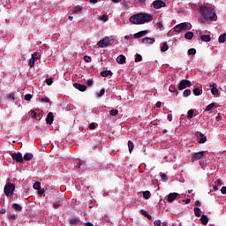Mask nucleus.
Instances as JSON below:
<instances>
[{
  "instance_id": "nucleus-64",
  "label": "nucleus",
  "mask_w": 226,
  "mask_h": 226,
  "mask_svg": "<svg viewBox=\"0 0 226 226\" xmlns=\"http://www.w3.org/2000/svg\"><path fill=\"white\" fill-rule=\"evenodd\" d=\"M168 120L172 121V115H168Z\"/></svg>"
},
{
  "instance_id": "nucleus-18",
  "label": "nucleus",
  "mask_w": 226,
  "mask_h": 226,
  "mask_svg": "<svg viewBox=\"0 0 226 226\" xmlns=\"http://www.w3.org/2000/svg\"><path fill=\"white\" fill-rule=\"evenodd\" d=\"M200 222H201L202 225H207V223L209 222V218H207V215H202L201 218H200Z\"/></svg>"
},
{
  "instance_id": "nucleus-9",
  "label": "nucleus",
  "mask_w": 226,
  "mask_h": 226,
  "mask_svg": "<svg viewBox=\"0 0 226 226\" xmlns=\"http://www.w3.org/2000/svg\"><path fill=\"white\" fill-rule=\"evenodd\" d=\"M11 158L18 163H22V162H24V157H22V154L20 152L12 154Z\"/></svg>"
},
{
  "instance_id": "nucleus-51",
  "label": "nucleus",
  "mask_w": 226,
  "mask_h": 226,
  "mask_svg": "<svg viewBox=\"0 0 226 226\" xmlns=\"http://www.w3.org/2000/svg\"><path fill=\"white\" fill-rule=\"evenodd\" d=\"M154 226H162V221L161 220H156L154 222Z\"/></svg>"
},
{
  "instance_id": "nucleus-11",
  "label": "nucleus",
  "mask_w": 226,
  "mask_h": 226,
  "mask_svg": "<svg viewBox=\"0 0 226 226\" xmlns=\"http://www.w3.org/2000/svg\"><path fill=\"white\" fill-rule=\"evenodd\" d=\"M154 41H155L154 38H151V37H145L142 39V43L144 45H147V44L153 45Z\"/></svg>"
},
{
  "instance_id": "nucleus-3",
  "label": "nucleus",
  "mask_w": 226,
  "mask_h": 226,
  "mask_svg": "<svg viewBox=\"0 0 226 226\" xmlns=\"http://www.w3.org/2000/svg\"><path fill=\"white\" fill-rule=\"evenodd\" d=\"M192 29V24L188 22L180 23L174 26L175 33H182V31H190Z\"/></svg>"
},
{
  "instance_id": "nucleus-24",
  "label": "nucleus",
  "mask_w": 226,
  "mask_h": 226,
  "mask_svg": "<svg viewBox=\"0 0 226 226\" xmlns=\"http://www.w3.org/2000/svg\"><path fill=\"white\" fill-rule=\"evenodd\" d=\"M112 75H113V73L111 72V71H103L101 72L102 77H109Z\"/></svg>"
},
{
  "instance_id": "nucleus-16",
  "label": "nucleus",
  "mask_w": 226,
  "mask_h": 226,
  "mask_svg": "<svg viewBox=\"0 0 226 226\" xmlns=\"http://www.w3.org/2000/svg\"><path fill=\"white\" fill-rule=\"evenodd\" d=\"M117 63H118V64H124V63H126V56L124 55H119L117 57Z\"/></svg>"
},
{
  "instance_id": "nucleus-53",
  "label": "nucleus",
  "mask_w": 226,
  "mask_h": 226,
  "mask_svg": "<svg viewBox=\"0 0 226 226\" xmlns=\"http://www.w3.org/2000/svg\"><path fill=\"white\" fill-rule=\"evenodd\" d=\"M157 26H158L159 29H161V30L163 29V23H162V21L158 22Z\"/></svg>"
},
{
  "instance_id": "nucleus-29",
  "label": "nucleus",
  "mask_w": 226,
  "mask_h": 226,
  "mask_svg": "<svg viewBox=\"0 0 226 226\" xmlns=\"http://www.w3.org/2000/svg\"><path fill=\"white\" fill-rule=\"evenodd\" d=\"M82 10H83L82 7L78 5L77 7H75L72 13H74V14L82 13Z\"/></svg>"
},
{
  "instance_id": "nucleus-1",
  "label": "nucleus",
  "mask_w": 226,
  "mask_h": 226,
  "mask_svg": "<svg viewBox=\"0 0 226 226\" xmlns=\"http://www.w3.org/2000/svg\"><path fill=\"white\" fill-rule=\"evenodd\" d=\"M130 22L136 26H141L142 24H147L153 20V15L149 13H137L130 18Z\"/></svg>"
},
{
  "instance_id": "nucleus-39",
  "label": "nucleus",
  "mask_w": 226,
  "mask_h": 226,
  "mask_svg": "<svg viewBox=\"0 0 226 226\" xmlns=\"http://www.w3.org/2000/svg\"><path fill=\"white\" fill-rule=\"evenodd\" d=\"M193 94L195 96H200V94H202V92H200V89H199V88H194L193 89Z\"/></svg>"
},
{
  "instance_id": "nucleus-8",
  "label": "nucleus",
  "mask_w": 226,
  "mask_h": 226,
  "mask_svg": "<svg viewBox=\"0 0 226 226\" xmlns=\"http://www.w3.org/2000/svg\"><path fill=\"white\" fill-rule=\"evenodd\" d=\"M167 4H165V2L162 1V0H155L153 2V6L155 10H160V8H165Z\"/></svg>"
},
{
  "instance_id": "nucleus-41",
  "label": "nucleus",
  "mask_w": 226,
  "mask_h": 226,
  "mask_svg": "<svg viewBox=\"0 0 226 226\" xmlns=\"http://www.w3.org/2000/svg\"><path fill=\"white\" fill-rule=\"evenodd\" d=\"M103 94H105V88H102L100 93L96 94L97 98H102V96H103Z\"/></svg>"
},
{
  "instance_id": "nucleus-33",
  "label": "nucleus",
  "mask_w": 226,
  "mask_h": 226,
  "mask_svg": "<svg viewBox=\"0 0 226 226\" xmlns=\"http://www.w3.org/2000/svg\"><path fill=\"white\" fill-rule=\"evenodd\" d=\"M218 40H219V43H225L226 34L220 35Z\"/></svg>"
},
{
  "instance_id": "nucleus-12",
  "label": "nucleus",
  "mask_w": 226,
  "mask_h": 226,
  "mask_svg": "<svg viewBox=\"0 0 226 226\" xmlns=\"http://www.w3.org/2000/svg\"><path fill=\"white\" fill-rule=\"evenodd\" d=\"M177 197H179V193H177V192H170L168 195V202H174V200H176V199H177Z\"/></svg>"
},
{
  "instance_id": "nucleus-10",
  "label": "nucleus",
  "mask_w": 226,
  "mask_h": 226,
  "mask_svg": "<svg viewBox=\"0 0 226 226\" xmlns=\"http://www.w3.org/2000/svg\"><path fill=\"white\" fill-rule=\"evenodd\" d=\"M202 158H204V151L197 152L192 154V162L202 160Z\"/></svg>"
},
{
  "instance_id": "nucleus-34",
  "label": "nucleus",
  "mask_w": 226,
  "mask_h": 226,
  "mask_svg": "<svg viewBox=\"0 0 226 226\" xmlns=\"http://www.w3.org/2000/svg\"><path fill=\"white\" fill-rule=\"evenodd\" d=\"M190 94H192V90H190V89H186L183 93L184 98H188V96H190Z\"/></svg>"
},
{
  "instance_id": "nucleus-32",
  "label": "nucleus",
  "mask_w": 226,
  "mask_h": 226,
  "mask_svg": "<svg viewBox=\"0 0 226 226\" xmlns=\"http://www.w3.org/2000/svg\"><path fill=\"white\" fill-rule=\"evenodd\" d=\"M187 54L188 56H195V54H197V49L192 48L188 49Z\"/></svg>"
},
{
  "instance_id": "nucleus-44",
  "label": "nucleus",
  "mask_w": 226,
  "mask_h": 226,
  "mask_svg": "<svg viewBox=\"0 0 226 226\" xmlns=\"http://www.w3.org/2000/svg\"><path fill=\"white\" fill-rule=\"evenodd\" d=\"M140 61H142V56L140 54H137L135 63H140Z\"/></svg>"
},
{
  "instance_id": "nucleus-59",
  "label": "nucleus",
  "mask_w": 226,
  "mask_h": 226,
  "mask_svg": "<svg viewBox=\"0 0 226 226\" xmlns=\"http://www.w3.org/2000/svg\"><path fill=\"white\" fill-rule=\"evenodd\" d=\"M155 107L157 109H160L162 107V102H156Z\"/></svg>"
},
{
  "instance_id": "nucleus-61",
  "label": "nucleus",
  "mask_w": 226,
  "mask_h": 226,
  "mask_svg": "<svg viewBox=\"0 0 226 226\" xmlns=\"http://www.w3.org/2000/svg\"><path fill=\"white\" fill-rule=\"evenodd\" d=\"M11 220H17V216L15 215H10Z\"/></svg>"
},
{
  "instance_id": "nucleus-60",
  "label": "nucleus",
  "mask_w": 226,
  "mask_h": 226,
  "mask_svg": "<svg viewBox=\"0 0 226 226\" xmlns=\"http://www.w3.org/2000/svg\"><path fill=\"white\" fill-rule=\"evenodd\" d=\"M84 225L85 226H94V224L92 222H85Z\"/></svg>"
},
{
  "instance_id": "nucleus-42",
  "label": "nucleus",
  "mask_w": 226,
  "mask_h": 226,
  "mask_svg": "<svg viewBox=\"0 0 226 226\" xmlns=\"http://www.w3.org/2000/svg\"><path fill=\"white\" fill-rule=\"evenodd\" d=\"M193 114H194L193 109H190V110L187 112V119H192V118L193 117Z\"/></svg>"
},
{
  "instance_id": "nucleus-46",
  "label": "nucleus",
  "mask_w": 226,
  "mask_h": 226,
  "mask_svg": "<svg viewBox=\"0 0 226 226\" xmlns=\"http://www.w3.org/2000/svg\"><path fill=\"white\" fill-rule=\"evenodd\" d=\"M33 98V95L31 94H26L25 95L26 102H31V99Z\"/></svg>"
},
{
  "instance_id": "nucleus-13",
  "label": "nucleus",
  "mask_w": 226,
  "mask_h": 226,
  "mask_svg": "<svg viewBox=\"0 0 226 226\" xmlns=\"http://www.w3.org/2000/svg\"><path fill=\"white\" fill-rule=\"evenodd\" d=\"M211 94H213V96H218V86L216 85V83H214L213 85H211Z\"/></svg>"
},
{
  "instance_id": "nucleus-30",
  "label": "nucleus",
  "mask_w": 226,
  "mask_h": 226,
  "mask_svg": "<svg viewBox=\"0 0 226 226\" xmlns=\"http://www.w3.org/2000/svg\"><path fill=\"white\" fill-rule=\"evenodd\" d=\"M128 147H129V153H132L133 151V148L135 147V145L132 140L128 141Z\"/></svg>"
},
{
  "instance_id": "nucleus-40",
  "label": "nucleus",
  "mask_w": 226,
  "mask_h": 226,
  "mask_svg": "<svg viewBox=\"0 0 226 226\" xmlns=\"http://www.w3.org/2000/svg\"><path fill=\"white\" fill-rule=\"evenodd\" d=\"M122 8H124V10H128L130 7L128 6V2L126 0H124L122 2Z\"/></svg>"
},
{
  "instance_id": "nucleus-6",
  "label": "nucleus",
  "mask_w": 226,
  "mask_h": 226,
  "mask_svg": "<svg viewBox=\"0 0 226 226\" xmlns=\"http://www.w3.org/2000/svg\"><path fill=\"white\" fill-rule=\"evenodd\" d=\"M186 87H192V81L188 79H182L178 85L179 91L186 89Z\"/></svg>"
},
{
  "instance_id": "nucleus-4",
  "label": "nucleus",
  "mask_w": 226,
  "mask_h": 226,
  "mask_svg": "<svg viewBox=\"0 0 226 226\" xmlns=\"http://www.w3.org/2000/svg\"><path fill=\"white\" fill-rule=\"evenodd\" d=\"M112 43H114V37L106 36L102 40L99 41L97 45L100 49H105V47H109V45H112Z\"/></svg>"
},
{
  "instance_id": "nucleus-2",
  "label": "nucleus",
  "mask_w": 226,
  "mask_h": 226,
  "mask_svg": "<svg viewBox=\"0 0 226 226\" xmlns=\"http://www.w3.org/2000/svg\"><path fill=\"white\" fill-rule=\"evenodd\" d=\"M200 13L201 17L204 18L205 20H214L216 21L218 16H216V12H215V9L207 6H202L200 9Z\"/></svg>"
},
{
  "instance_id": "nucleus-58",
  "label": "nucleus",
  "mask_w": 226,
  "mask_h": 226,
  "mask_svg": "<svg viewBox=\"0 0 226 226\" xmlns=\"http://www.w3.org/2000/svg\"><path fill=\"white\" fill-rule=\"evenodd\" d=\"M140 212L142 213V215H144V216H147L149 215L146 210H140Z\"/></svg>"
},
{
  "instance_id": "nucleus-55",
  "label": "nucleus",
  "mask_w": 226,
  "mask_h": 226,
  "mask_svg": "<svg viewBox=\"0 0 226 226\" xmlns=\"http://www.w3.org/2000/svg\"><path fill=\"white\" fill-rule=\"evenodd\" d=\"M7 98L11 99V100H15V94H10Z\"/></svg>"
},
{
  "instance_id": "nucleus-23",
  "label": "nucleus",
  "mask_w": 226,
  "mask_h": 226,
  "mask_svg": "<svg viewBox=\"0 0 226 226\" xmlns=\"http://www.w3.org/2000/svg\"><path fill=\"white\" fill-rule=\"evenodd\" d=\"M216 107V104L215 102L210 103L207 108L205 109V112H209L210 110H213Z\"/></svg>"
},
{
  "instance_id": "nucleus-54",
  "label": "nucleus",
  "mask_w": 226,
  "mask_h": 226,
  "mask_svg": "<svg viewBox=\"0 0 226 226\" xmlns=\"http://www.w3.org/2000/svg\"><path fill=\"white\" fill-rule=\"evenodd\" d=\"M87 85L88 87L93 86V79H87Z\"/></svg>"
},
{
  "instance_id": "nucleus-25",
  "label": "nucleus",
  "mask_w": 226,
  "mask_h": 226,
  "mask_svg": "<svg viewBox=\"0 0 226 226\" xmlns=\"http://www.w3.org/2000/svg\"><path fill=\"white\" fill-rule=\"evenodd\" d=\"M143 198H145L146 200H149V199L151 198V192L149 191L143 192Z\"/></svg>"
},
{
  "instance_id": "nucleus-56",
  "label": "nucleus",
  "mask_w": 226,
  "mask_h": 226,
  "mask_svg": "<svg viewBox=\"0 0 226 226\" xmlns=\"http://www.w3.org/2000/svg\"><path fill=\"white\" fill-rule=\"evenodd\" d=\"M221 192L225 195L226 193V186H222V189H221Z\"/></svg>"
},
{
  "instance_id": "nucleus-28",
  "label": "nucleus",
  "mask_w": 226,
  "mask_h": 226,
  "mask_svg": "<svg viewBox=\"0 0 226 226\" xmlns=\"http://www.w3.org/2000/svg\"><path fill=\"white\" fill-rule=\"evenodd\" d=\"M99 20L102 22H107L109 20V16L107 14L99 17Z\"/></svg>"
},
{
  "instance_id": "nucleus-48",
  "label": "nucleus",
  "mask_w": 226,
  "mask_h": 226,
  "mask_svg": "<svg viewBox=\"0 0 226 226\" xmlns=\"http://www.w3.org/2000/svg\"><path fill=\"white\" fill-rule=\"evenodd\" d=\"M53 83L54 81L52 80L51 78L46 79L47 86H52Z\"/></svg>"
},
{
  "instance_id": "nucleus-15",
  "label": "nucleus",
  "mask_w": 226,
  "mask_h": 226,
  "mask_svg": "<svg viewBox=\"0 0 226 226\" xmlns=\"http://www.w3.org/2000/svg\"><path fill=\"white\" fill-rule=\"evenodd\" d=\"M74 87L81 92H84L86 89H87V87L79 83H74Z\"/></svg>"
},
{
  "instance_id": "nucleus-37",
  "label": "nucleus",
  "mask_w": 226,
  "mask_h": 226,
  "mask_svg": "<svg viewBox=\"0 0 226 226\" xmlns=\"http://www.w3.org/2000/svg\"><path fill=\"white\" fill-rule=\"evenodd\" d=\"M161 50H162V52H167V50H169V44H167V42H163Z\"/></svg>"
},
{
  "instance_id": "nucleus-43",
  "label": "nucleus",
  "mask_w": 226,
  "mask_h": 226,
  "mask_svg": "<svg viewBox=\"0 0 226 226\" xmlns=\"http://www.w3.org/2000/svg\"><path fill=\"white\" fill-rule=\"evenodd\" d=\"M13 209H15L16 211H22V206H20V205L15 203V204L13 205Z\"/></svg>"
},
{
  "instance_id": "nucleus-27",
  "label": "nucleus",
  "mask_w": 226,
  "mask_h": 226,
  "mask_svg": "<svg viewBox=\"0 0 226 226\" xmlns=\"http://www.w3.org/2000/svg\"><path fill=\"white\" fill-rule=\"evenodd\" d=\"M185 38V40H192V38H193V32H186Z\"/></svg>"
},
{
  "instance_id": "nucleus-57",
  "label": "nucleus",
  "mask_w": 226,
  "mask_h": 226,
  "mask_svg": "<svg viewBox=\"0 0 226 226\" xmlns=\"http://www.w3.org/2000/svg\"><path fill=\"white\" fill-rule=\"evenodd\" d=\"M89 128L90 130H94V128H96V125L94 124H90Z\"/></svg>"
},
{
  "instance_id": "nucleus-49",
  "label": "nucleus",
  "mask_w": 226,
  "mask_h": 226,
  "mask_svg": "<svg viewBox=\"0 0 226 226\" xmlns=\"http://www.w3.org/2000/svg\"><path fill=\"white\" fill-rule=\"evenodd\" d=\"M83 59L85 63H91V56H85Z\"/></svg>"
},
{
  "instance_id": "nucleus-14",
  "label": "nucleus",
  "mask_w": 226,
  "mask_h": 226,
  "mask_svg": "<svg viewBox=\"0 0 226 226\" xmlns=\"http://www.w3.org/2000/svg\"><path fill=\"white\" fill-rule=\"evenodd\" d=\"M46 122L48 124H52L54 123V113L49 112L46 118Z\"/></svg>"
},
{
  "instance_id": "nucleus-62",
  "label": "nucleus",
  "mask_w": 226,
  "mask_h": 226,
  "mask_svg": "<svg viewBox=\"0 0 226 226\" xmlns=\"http://www.w3.org/2000/svg\"><path fill=\"white\" fill-rule=\"evenodd\" d=\"M222 185H223V183L220 179H218L217 180V186H222Z\"/></svg>"
},
{
  "instance_id": "nucleus-50",
  "label": "nucleus",
  "mask_w": 226,
  "mask_h": 226,
  "mask_svg": "<svg viewBox=\"0 0 226 226\" xmlns=\"http://www.w3.org/2000/svg\"><path fill=\"white\" fill-rule=\"evenodd\" d=\"M124 40H133V35L132 34L124 35Z\"/></svg>"
},
{
  "instance_id": "nucleus-45",
  "label": "nucleus",
  "mask_w": 226,
  "mask_h": 226,
  "mask_svg": "<svg viewBox=\"0 0 226 226\" xmlns=\"http://www.w3.org/2000/svg\"><path fill=\"white\" fill-rule=\"evenodd\" d=\"M60 206H61V200H57V201H56V202L53 204V207H54L55 209H57V207H60Z\"/></svg>"
},
{
  "instance_id": "nucleus-52",
  "label": "nucleus",
  "mask_w": 226,
  "mask_h": 226,
  "mask_svg": "<svg viewBox=\"0 0 226 226\" xmlns=\"http://www.w3.org/2000/svg\"><path fill=\"white\" fill-rule=\"evenodd\" d=\"M161 177H162V181H168V179H169V177H167V175H165L164 173H162V174L161 175Z\"/></svg>"
},
{
  "instance_id": "nucleus-19",
  "label": "nucleus",
  "mask_w": 226,
  "mask_h": 226,
  "mask_svg": "<svg viewBox=\"0 0 226 226\" xmlns=\"http://www.w3.org/2000/svg\"><path fill=\"white\" fill-rule=\"evenodd\" d=\"M70 225H80L79 218H72L70 220Z\"/></svg>"
},
{
  "instance_id": "nucleus-38",
  "label": "nucleus",
  "mask_w": 226,
  "mask_h": 226,
  "mask_svg": "<svg viewBox=\"0 0 226 226\" xmlns=\"http://www.w3.org/2000/svg\"><path fill=\"white\" fill-rule=\"evenodd\" d=\"M31 116L34 117V119H40V117H41V115L36 114L34 111H31Z\"/></svg>"
},
{
  "instance_id": "nucleus-47",
  "label": "nucleus",
  "mask_w": 226,
  "mask_h": 226,
  "mask_svg": "<svg viewBox=\"0 0 226 226\" xmlns=\"http://www.w3.org/2000/svg\"><path fill=\"white\" fill-rule=\"evenodd\" d=\"M110 116H117L119 114V111L117 109H111L109 111Z\"/></svg>"
},
{
  "instance_id": "nucleus-22",
  "label": "nucleus",
  "mask_w": 226,
  "mask_h": 226,
  "mask_svg": "<svg viewBox=\"0 0 226 226\" xmlns=\"http://www.w3.org/2000/svg\"><path fill=\"white\" fill-rule=\"evenodd\" d=\"M200 40L207 43L208 41H211V35H201Z\"/></svg>"
},
{
  "instance_id": "nucleus-7",
  "label": "nucleus",
  "mask_w": 226,
  "mask_h": 226,
  "mask_svg": "<svg viewBox=\"0 0 226 226\" xmlns=\"http://www.w3.org/2000/svg\"><path fill=\"white\" fill-rule=\"evenodd\" d=\"M38 59H40V53L34 52V54H32V57L28 61V66L30 68H33V66H34V63H36Z\"/></svg>"
},
{
  "instance_id": "nucleus-36",
  "label": "nucleus",
  "mask_w": 226,
  "mask_h": 226,
  "mask_svg": "<svg viewBox=\"0 0 226 226\" xmlns=\"http://www.w3.org/2000/svg\"><path fill=\"white\" fill-rule=\"evenodd\" d=\"M33 188H34V190H40V188H41V183H40V182H35V183L34 184V185H33Z\"/></svg>"
},
{
  "instance_id": "nucleus-5",
  "label": "nucleus",
  "mask_w": 226,
  "mask_h": 226,
  "mask_svg": "<svg viewBox=\"0 0 226 226\" xmlns=\"http://www.w3.org/2000/svg\"><path fill=\"white\" fill-rule=\"evenodd\" d=\"M4 192L6 197H11V195H13V192H15V185H13V184L5 185Z\"/></svg>"
},
{
  "instance_id": "nucleus-20",
  "label": "nucleus",
  "mask_w": 226,
  "mask_h": 226,
  "mask_svg": "<svg viewBox=\"0 0 226 226\" xmlns=\"http://www.w3.org/2000/svg\"><path fill=\"white\" fill-rule=\"evenodd\" d=\"M199 144H205V142H207V138L204 134H200V138L198 139Z\"/></svg>"
},
{
  "instance_id": "nucleus-63",
  "label": "nucleus",
  "mask_w": 226,
  "mask_h": 226,
  "mask_svg": "<svg viewBox=\"0 0 226 226\" xmlns=\"http://www.w3.org/2000/svg\"><path fill=\"white\" fill-rule=\"evenodd\" d=\"M195 206L200 207V206H201L200 201V200H196V202H195Z\"/></svg>"
},
{
  "instance_id": "nucleus-21",
  "label": "nucleus",
  "mask_w": 226,
  "mask_h": 226,
  "mask_svg": "<svg viewBox=\"0 0 226 226\" xmlns=\"http://www.w3.org/2000/svg\"><path fill=\"white\" fill-rule=\"evenodd\" d=\"M34 158V155H33V154H31V153H27V154H26L25 155H24V160L26 161V162H31V160Z\"/></svg>"
},
{
  "instance_id": "nucleus-26",
  "label": "nucleus",
  "mask_w": 226,
  "mask_h": 226,
  "mask_svg": "<svg viewBox=\"0 0 226 226\" xmlns=\"http://www.w3.org/2000/svg\"><path fill=\"white\" fill-rule=\"evenodd\" d=\"M194 215L198 218H200V215H202V211L199 207H194Z\"/></svg>"
},
{
  "instance_id": "nucleus-31",
  "label": "nucleus",
  "mask_w": 226,
  "mask_h": 226,
  "mask_svg": "<svg viewBox=\"0 0 226 226\" xmlns=\"http://www.w3.org/2000/svg\"><path fill=\"white\" fill-rule=\"evenodd\" d=\"M169 91L170 93H173V94H176V96H177V89L176 88V87L170 86Z\"/></svg>"
},
{
  "instance_id": "nucleus-17",
  "label": "nucleus",
  "mask_w": 226,
  "mask_h": 226,
  "mask_svg": "<svg viewBox=\"0 0 226 226\" xmlns=\"http://www.w3.org/2000/svg\"><path fill=\"white\" fill-rule=\"evenodd\" d=\"M147 34V30L140 31L133 35L134 38H142V36H146Z\"/></svg>"
},
{
  "instance_id": "nucleus-35",
  "label": "nucleus",
  "mask_w": 226,
  "mask_h": 226,
  "mask_svg": "<svg viewBox=\"0 0 226 226\" xmlns=\"http://www.w3.org/2000/svg\"><path fill=\"white\" fill-rule=\"evenodd\" d=\"M41 102H42V103H49L50 105H52V102H50V99H49V97H42L41 99Z\"/></svg>"
}]
</instances>
